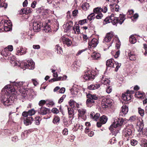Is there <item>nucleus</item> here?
<instances>
[{"label": "nucleus", "mask_w": 147, "mask_h": 147, "mask_svg": "<svg viewBox=\"0 0 147 147\" xmlns=\"http://www.w3.org/2000/svg\"><path fill=\"white\" fill-rule=\"evenodd\" d=\"M83 20L79 21L78 24L75 25L73 27V30L74 31L75 34H79L80 33V30L79 29V24L82 25V24Z\"/></svg>", "instance_id": "obj_15"}, {"label": "nucleus", "mask_w": 147, "mask_h": 147, "mask_svg": "<svg viewBox=\"0 0 147 147\" xmlns=\"http://www.w3.org/2000/svg\"><path fill=\"white\" fill-rule=\"evenodd\" d=\"M35 124L36 125H39L40 124V122L41 120V118L39 116H37L35 117Z\"/></svg>", "instance_id": "obj_40"}, {"label": "nucleus", "mask_w": 147, "mask_h": 147, "mask_svg": "<svg viewBox=\"0 0 147 147\" xmlns=\"http://www.w3.org/2000/svg\"><path fill=\"white\" fill-rule=\"evenodd\" d=\"M46 103V101L45 100H41L38 103V105L41 106L44 105Z\"/></svg>", "instance_id": "obj_58"}, {"label": "nucleus", "mask_w": 147, "mask_h": 147, "mask_svg": "<svg viewBox=\"0 0 147 147\" xmlns=\"http://www.w3.org/2000/svg\"><path fill=\"white\" fill-rule=\"evenodd\" d=\"M129 41L132 43L134 44L136 42V40L134 36H132L129 38Z\"/></svg>", "instance_id": "obj_45"}, {"label": "nucleus", "mask_w": 147, "mask_h": 147, "mask_svg": "<svg viewBox=\"0 0 147 147\" xmlns=\"http://www.w3.org/2000/svg\"><path fill=\"white\" fill-rule=\"evenodd\" d=\"M118 0H113L112 4L110 5L111 9L112 11H113L114 9L116 11H118L119 9V6L117 4V3Z\"/></svg>", "instance_id": "obj_12"}, {"label": "nucleus", "mask_w": 147, "mask_h": 147, "mask_svg": "<svg viewBox=\"0 0 147 147\" xmlns=\"http://www.w3.org/2000/svg\"><path fill=\"white\" fill-rule=\"evenodd\" d=\"M107 119L108 118L107 117L103 115L100 117V120L102 123L104 124L106 123Z\"/></svg>", "instance_id": "obj_34"}, {"label": "nucleus", "mask_w": 147, "mask_h": 147, "mask_svg": "<svg viewBox=\"0 0 147 147\" xmlns=\"http://www.w3.org/2000/svg\"><path fill=\"white\" fill-rule=\"evenodd\" d=\"M7 48L5 49L4 50L2 53V55L7 57L9 55V53L8 50H7Z\"/></svg>", "instance_id": "obj_42"}, {"label": "nucleus", "mask_w": 147, "mask_h": 147, "mask_svg": "<svg viewBox=\"0 0 147 147\" xmlns=\"http://www.w3.org/2000/svg\"><path fill=\"white\" fill-rule=\"evenodd\" d=\"M121 108V111L120 112L119 114L120 116H123V115H126L128 111V107L126 105H123L122 107Z\"/></svg>", "instance_id": "obj_17"}, {"label": "nucleus", "mask_w": 147, "mask_h": 147, "mask_svg": "<svg viewBox=\"0 0 147 147\" xmlns=\"http://www.w3.org/2000/svg\"><path fill=\"white\" fill-rule=\"evenodd\" d=\"M135 96L138 98H141L143 96V94L142 93H141L140 92H137L135 94Z\"/></svg>", "instance_id": "obj_52"}, {"label": "nucleus", "mask_w": 147, "mask_h": 147, "mask_svg": "<svg viewBox=\"0 0 147 147\" xmlns=\"http://www.w3.org/2000/svg\"><path fill=\"white\" fill-rule=\"evenodd\" d=\"M27 63L25 62H22L20 63L19 65L20 67L24 69L28 68L30 69H33L34 67V63L32 60H28L27 61Z\"/></svg>", "instance_id": "obj_3"}, {"label": "nucleus", "mask_w": 147, "mask_h": 147, "mask_svg": "<svg viewBox=\"0 0 147 147\" xmlns=\"http://www.w3.org/2000/svg\"><path fill=\"white\" fill-rule=\"evenodd\" d=\"M130 143L131 145L135 146L137 144V141L135 140H131Z\"/></svg>", "instance_id": "obj_59"}, {"label": "nucleus", "mask_w": 147, "mask_h": 147, "mask_svg": "<svg viewBox=\"0 0 147 147\" xmlns=\"http://www.w3.org/2000/svg\"><path fill=\"white\" fill-rule=\"evenodd\" d=\"M94 75L92 74L91 71L88 70L87 72L84 71L83 78L86 80H91L94 78Z\"/></svg>", "instance_id": "obj_11"}, {"label": "nucleus", "mask_w": 147, "mask_h": 147, "mask_svg": "<svg viewBox=\"0 0 147 147\" xmlns=\"http://www.w3.org/2000/svg\"><path fill=\"white\" fill-rule=\"evenodd\" d=\"M101 11L105 13L107 11V6H103L102 8H101Z\"/></svg>", "instance_id": "obj_62"}, {"label": "nucleus", "mask_w": 147, "mask_h": 147, "mask_svg": "<svg viewBox=\"0 0 147 147\" xmlns=\"http://www.w3.org/2000/svg\"><path fill=\"white\" fill-rule=\"evenodd\" d=\"M101 82L103 84L107 85L109 84L110 81L108 79L105 78V77H102L101 80Z\"/></svg>", "instance_id": "obj_31"}, {"label": "nucleus", "mask_w": 147, "mask_h": 147, "mask_svg": "<svg viewBox=\"0 0 147 147\" xmlns=\"http://www.w3.org/2000/svg\"><path fill=\"white\" fill-rule=\"evenodd\" d=\"M111 22L113 25H116L119 23V18L117 17H115L113 14H112L110 16Z\"/></svg>", "instance_id": "obj_20"}, {"label": "nucleus", "mask_w": 147, "mask_h": 147, "mask_svg": "<svg viewBox=\"0 0 147 147\" xmlns=\"http://www.w3.org/2000/svg\"><path fill=\"white\" fill-rule=\"evenodd\" d=\"M87 96L88 99H92L94 100L98 99V97L96 95L88 94L87 95Z\"/></svg>", "instance_id": "obj_36"}, {"label": "nucleus", "mask_w": 147, "mask_h": 147, "mask_svg": "<svg viewBox=\"0 0 147 147\" xmlns=\"http://www.w3.org/2000/svg\"><path fill=\"white\" fill-rule=\"evenodd\" d=\"M73 22L71 21H67L65 24L63 25L64 31L66 32L69 31L71 28L73 26Z\"/></svg>", "instance_id": "obj_13"}, {"label": "nucleus", "mask_w": 147, "mask_h": 147, "mask_svg": "<svg viewBox=\"0 0 147 147\" xmlns=\"http://www.w3.org/2000/svg\"><path fill=\"white\" fill-rule=\"evenodd\" d=\"M78 117L79 119H82V116H83V111L82 110H81L80 109L78 110Z\"/></svg>", "instance_id": "obj_49"}, {"label": "nucleus", "mask_w": 147, "mask_h": 147, "mask_svg": "<svg viewBox=\"0 0 147 147\" xmlns=\"http://www.w3.org/2000/svg\"><path fill=\"white\" fill-rule=\"evenodd\" d=\"M26 14H28L31 13L32 11V9L29 8H25Z\"/></svg>", "instance_id": "obj_57"}, {"label": "nucleus", "mask_w": 147, "mask_h": 147, "mask_svg": "<svg viewBox=\"0 0 147 147\" xmlns=\"http://www.w3.org/2000/svg\"><path fill=\"white\" fill-rule=\"evenodd\" d=\"M95 15L94 13H92L89 15L88 17V18L90 20H91L94 18V16Z\"/></svg>", "instance_id": "obj_56"}, {"label": "nucleus", "mask_w": 147, "mask_h": 147, "mask_svg": "<svg viewBox=\"0 0 147 147\" xmlns=\"http://www.w3.org/2000/svg\"><path fill=\"white\" fill-rule=\"evenodd\" d=\"M52 112L55 114H57L59 112V110L56 108H53L51 110Z\"/></svg>", "instance_id": "obj_60"}, {"label": "nucleus", "mask_w": 147, "mask_h": 147, "mask_svg": "<svg viewBox=\"0 0 147 147\" xmlns=\"http://www.w3.org/2000/svg\"><path fill=\"white\" fill-rule=\"evenodd\" d=\"M100 85L99 84H92L88 86V88L90 90H95L99 88Z\"/></svg>", "instance_id": "obj_25"}, {"label": "nucleus", "mask_w": 147, "mask_h": 147, "mask_svg": "<svg viewBox=\"0 0 147 147\" xmlns=\"http://www.w3.org/2000/svg\"><path fill=\"white\" fill-rule=\"evenodd\" d=\"M89 4L87 3H85L84 5H83V10H86L89 9Z\"/></svg>", "instance_id": "obj_54"}, {"label": "nucleus", "mask_w": 147, "mask_h": 147, "mask_svg": "<svg viewBox=\"0 0 147 147\" xmlns=\"http://www.w3.org/2000/svg\"><path fill=\"white\" fill-rule=\"evenodd\" d=\"M69 105L71 107V108H74L75 106L74 104L75 103V102L73 100L71 99L70 100L69 102Z\"/></svg>", "instance_id": "obj_50"}, {"label": "nucleus", "mask_w": 147, "mask_h": 147, "mask_svg": "<svg viewBox=\"0 0 147 147\" xmlns=\"http://www.w3.org/2000/svg\"><path fill=\"white\" fill-rule=\"evenodd\" d=\"M33 120V118L31 117H27L26 119L24 120V123L26 125H28L31 124L32 121Z\"/></svg>", "instance_id": "obj_24"}, {"label": "nucleus", "mask_w": 147, "mask_h": 147, "mask_svg": "<svg viewBox=\"0 0 147 147\" xmlns=\"http://www.w3.org/2000/svg\"><path fill=\"white\" fill-rule=\"evenodd\" d=\"M86 102L87 106L89 107H91L93 105L94 100L92 99L88 98Z\"/></svg>", "instance_id": "obj_29"}, {"label": "nucleus", "mask_w": 147, "mask_h": 147, "mask_svg": "<svg viewBox=\"0 0 147 147\" xmlns=\"http://www.w3.org/2000/svg\"><path fill=\"white\" fill-rule=\"evenodd\" d=\"M113 37V33L112 32H110L107 33L103 40V42H109L111 40Z\"/></svg>", "instance_id": "obj_21"}, {"label": "nucleus", "mask_w": 147, "mask_h": 147, "mask_svg": "<svg viewBox=\"0 0 147 147\" xmlns=\"http://www.w3.org/2000/svg\"><path fill=\"white\" fill-rule=\"evenodd\" d=\"M112 88L110 86H107L106 88V92L108 94L110 93L112 91Z\"/></svg>", "instance_id": "obj_55"}, {"label": "nucleus", "mask_w": 147, "mask_h": 147, "mask_svg": "<svg viewBox=\"0 0 147 147\" xmlns=\"http://www.w3.org/2000/svg\"><path fill=\"white\" fill-rule=\"evenodd\" d=\"M60 120V118L59 117L55 116L53 119V122L55 124H57V123H59Z\"/></svg>", "instance_id": "obj_43"}, {"label": "nucleus", "mask_w": 147, "mask_h": 147, "mask_svg": "<svg viewBox=\"0 0 147 147\" xmlns=\"http://www.w3.org/2000/svg\"><path fill=\"white\" fill-rule=\"evenodd\" d=\"M128 121L131 122L137 123H138V122H140L139 118L135 115L131 116L128 119Z\"/></svg>", "instance_id": "obj_18"}, {"label": "nucleus", "mask_w": 147, "mask_h": 147, "mask_svg": "<svg viewBox=\"0 0 147 147\" xmlns=\"http://www.w3.org/2000/svg\"><path fill=\"white\" fill-rule=\"evenodd\" d=\"M113 100L110 98H103L102 101L101 106L103 109H106L110 107Z\"/></svg>", "instance_id": "obj_6"}, {"label": "nucleus", "mask_w": 147, "mask_h": 147, "mask_svg": "<svg viewBox=\"0 0 147 147\" xmlns=\"http://www.w3.org/2000/svg\"><path fill=\"white\" fill-rule=\"evenodd\" d=\"M128 55L129 56V58L130 60L133 61H135L136 59V56L135 54L133 53H132L131 52L128 53Z\"/></svg>", "instance_id": "obj_37"}, {"label": "nucleus", "mask_w": 147, "mask_h": 147, "mask_svg": "<svg viewBox=\"0 0 147 147\" xmlns=\"http://www.w3.org/2000/svg\"><path fill=\"white\" fill-rule=\"evenodd\" d=\"M134 93L133 91L127 90V92L122 94V98L125 101H128L132 98L131 94Z\"/></svg>", "instance_id": "obj_9"}, {"label": "nucleus", "mask_w": 147, "mask_h": 147, "mask_svg": "<svg viewBox=\"0 0 147 147\" xmlns=\"http://www.w3.org/2000/svg\"><path fill=\"white\" fill-rule=\"evenodd\" d=\"M113 62L114 60L113 59H109L106 62V65L109 67H114L115 65Z\"/></svg>", "instance_id": "obj_26"}, {"label": "nucleus", "mask_w": 147, "mask_h": 147, "mask_svg": "<svg viewBox=\"0 0 147 147\" xmlns=\"http://www.w3.org/2000/svg\"><path fill=\"white\" fill-rule=\"evenodd\" d=\"M18 50H17V53L20 54V55L24 54L26 53V49L25 48H21L20 49H18Z\"/></svg>", "instance_id": "obj_30"}, {"label": "nucleus", "mask_w": 147, "mask_h": 147, "mask_svg": "<svg viewBox=\"0 0 147 147\" xmlns=\"http://www.w3.org/2000/svg\"><path fill=\"white\" fill-rule=\"evenodd\" d=\"M8 59L10 60V62L11 64H13L14 66L17 65V63L16 62L15 57L13 56H10L8 57Z\"/></svg>", "instance_id": "obj_27"}, {"label": "nucleus", "mask_w": 147, "mask_h": 147, "mask_svg": "<svg viewBox=\"0 0 147 147\" xmlns=\"http://www.w3.org/2000/svg\"><path fill=\"white\" fill-rule=\"evenodd\" d=\"M141 145L143 147H147V140H142L141 141Z\"/></svg>", "instance_id": "obj_44"}, {"label": "nucleus", "mask_w": 147, "mask_h": 147, "mask_svg": "<svg viewBox=\"0 0 147 147\" xmlns=\"http://www.w3.org/2000/svg\"><path fill=\"white\" fill-rule=\"evenodd\" d=\"M42 25V22L34 21L33 22V29L35 32H38L40 31V28Z\"/></svg>", "instance_id": "obj_10"}, {"label": "nucleus", "mask_w": 147, "mask_h": 147, "mask_svg": "<svg viewBox=\"0 0 147 147\" xmlns=\"http://www.w3.org/2000/svg\"><path fill=\"white\" fill-rule=\"evenodd\" d=\"M28 112L29 116H31L34 115L36 113V111L34 109H32L29 110Z\"/></svg>", "instance_id": "obj_41"}, {"label": "nucleus", "mask_w": 147, "mask_h": 147, "mask_svg": "<svg viewBox=\"0 0 147 147\" xmlns=\"http://www.w3.org/2000/svg\"><path fill=\"white\" fill-rule=\"evenodd\" d=\"M49 111L48 109L45 107H41L40 110L39 111L38 113L41 115H43L47 114Z\"/></svg>", "instance_id": "obj_22"}, {"label": "nucleus", "mask_w": 147, "mask_h": 147, "mask_svg": "<svg viewBox=\"0 0 147 147\" xmlns=\"http://www.w3.org/2000/svg\"><path fill=\"white\" fill-rule=\"evenodd\" d=\"M61 40L64 44H65L68 47L71 46V45L72 42L71 40L64 36L61 37Z\"/></svg>", "instance_id": "obj_14"}, {"label": "nucleus", "mask_w": 147, "mask_h": 147, "mask_svg": "<svg viewBox=\"0 0 147 147\" xmlns=\"http://www.w3.org/2000/svg\"><path fill=\"white\" fill-rule=\"evenodd\" d=\"M138 16L139 15L137 13H135L132 17L131 18L133 22L136 21L138 17Z\"/></svg>", "instance_id": "obj_48"}, {"label": "nucleus", "mask_w": 147, "mask_h": 147, "mask_svg": "<svg viewBox=\"0 0 147 147\" xmlns=\"http://www.w3.org/2000/svg\"><path fill=\"white\" fill-rule=\"evenodd\" d=\"M12 24L9 20H5L3 25L2 23H0V29L1 30L6 32L10 31L11 29Z\"/></svg>", "instance_id": "obj_4"}, {"label": "nucleus", "mask_w": 147, "mask_h": 147, "mask_svg": "<svg viewBox=\"0 0 147 147\" xmlns=\"http://www.w3.org/2000/svg\"><path fill=\"white\" fill-rule=\"evenodd\" d=\"M19 92L20 93L19 94L22 98L26 97L29 99H31L32 98L33 94H34L33 90L31 89L27 90H24L23 91L19 90Z\"/></svg>", "instance_id": "obj_2"}, {"label": "nucleus", "mask_w": 147, "mask_h": 147, "mask_svg": "<svg viewBox=\"0 0 147 147\" xmlns=\"http://www.w3.org/2000/svg\"><path fill=\"white\" fill-rule=\"evenodd\" d=\"M98 43V40L95 38H93L91 42L88 43V47H95L96 46Z\"/></svg>", "instance_id": "obj_16"}, {"label": "nucleus", "mask_w": 147, "mask_h": 147, "mask_svg": "<svg viewBox=\"0 0 147 147\" xmlns=\"http://www.w3.org/2000/svg\"><path fill=\"white\" fill-rule=\"evenodd\" d=\"M111 18L110 16L109 18H106L104 20L103 22V24H107L110 23L111 22Z\"/></svg>", "instance_id": "obj_47"}, {"label": "nucleus", "mask_w": 147, "mask_h": 147, "mask_svg": "<svg viewBox=\"0 0 147 147\" xmlns=\"http://www.w3.org/2000/svg\"><path fill=\"white\" fill-rule=\"evenodd\" d=\"M66 95H63V96L59 99L58 103H61L63 101L64 99L65 98Z\"/></svg>", "instance_id": "obj_61"}, {"label": "nucleus", "mask_w": 147, "mask_h": 147, "mask_svg": "<svg viewBox=\"0 0 147 147\" xmlns=\"http://www.w3.org/2000/svg\"><path fill=\"white\" fill-rule=\"evenodd\" d=\"M124 121V120L122 118L119 117L117 118V119H116V120H114V122H113L110 128L114 127L116 128L119 126H121Z\"/></svg>", "instance_id": "obj_8"}, {"label": "nucleus", "mask_w": 147, "mask_h": 147, "mask_svg": "<svg viewBox=\"0 0 147 147\" xmlns=\"http://www.w3.org/2000/svg\"><path fill=\"white\" fill-rule=\"evenodd\" d=\"M43 29L46 33L49 32L51 31V29L49 25L47 24H45L44 27H43Z\"/></svg>", "instance_id": "obj_35"}, {"label": "nucleus", "mask_w": 147, "mask_h": 147, "mask_svg": "<svg viewBox=\"0 0 147 147\" xmlns=\"http://www.w3.org/2000/svg\"><path fill=\"white\" fill-rule=\"evenodd\" d=\"M37 13H41L44 18H46L49 16V10L48 9H43L42 7H40L37 9Z\"/></svg>", "instance_id": "obj_7"}, {"label": "nucleus", "mask_w": 147, "mask_h": 147, "mask_svg": "<svg viewBox=\"0 0 147 147\" xmlns=\"http://www.w3.org/2000/svg\"><path fill=\"white\" fill-rule=\"evenodd\" d=\"M132 133V130L129 126L124 129L122 131L123 136L127 138V140H128L129 139V138H131Z\"/></svg>", "instance_id": "obj_5"}, {"label": "nucleus", "mask_w": 147, "mask_h": 147, "mask_svg": "<svg viewBox=\"0 0 147 147\" xmlns=\"http://www.w3.org/2000/svg\"><path fill=\"white\" fill-rule=\"evenodd\" d=\"M62 77L60 76L59 77L57 78H53L51 80H50V81L51 82H55L56 81H61L62 80Z\"/></svg>", "instance_id": "obj_53"}, {"label": "nucleus", "mask_w": 147, "mask_h": 147, "mask_svg": "<svg viewBox=\"0 0 147 147\" xmlns=\"http://www.w3.org/2000/svg\"><path fill=\"white\" fill-rule=\"evenodd\" d=\"M101 7H98L94 9V12L96 13H100L101 12Z\"/></svg>", "instance_id": "obj_39"}, {"label": "nucleus", "mask_w": 147, "mask_h": 147, "mask_svg": "<svg viewBox=\"0 0 147 147\" xmlns=\"http://www.w3.org/2000/svg\"><path fill=\"white\" fill-rule=\"evenodd\" d=\"M24 82H13V87H10V86L7 85L5 86L4 88L5 90V93L10 92L8 93V94H5L4 97L2 98L1 100V102L5 106H9L13 102V100L11 98L12 97L10 95V93L12 92H14L16 91L17 89H18L19 91V90H21L20 89H18L23 85Z\"/></svg>", "instance_id": "obj_1"}, {"label": "nucleus", "mask_w": 147, "mask_h": 147, "mask_svg": "<svg viewBox=\"0 0 147 147\" xmlns=\"http://www.w3.org/2000/svg\"><path fill=\"white\" fill-rule=\"evenodd\" d=\"M71 94L73 95H75L78 93V90L75 87H73L70 90Z\"/></svg>", "instance_id": "obj_38"}, {"label": "nucleus", "mask_w": 147, "mask_h": 147, "mask_svg": "<svg viewBox=\"0 0 147 147\" xmlns=\"http://www.w3.org/2000/svg\"><path fill=\"white\" fill-rule=\"evenodd\" d=\"M138 113L141 116H143L144 115V110L140 108L138 109Z\"/></svg>", "instance_id": "obj_51"}, {"label": "nucleus", "mask_w": 147, "mask_h": 147, "mask_svg": "<svg viewBox=\"0 0 147 147\" xmlns=\"http://www.w3.org/2000/svg\"><path fill=\"white\" fill-rule=\"evenodd\" d=\"M91 56L93 59L96 60L100 58V54L99 53L94 52L92 53Z\"/></svg>", "instance_id": "obj_28"}, {"label": "nucleus", "mask_w": 147, "mask_h": 147, "mask_svg": "<svg viewBox=\"0 0 147 147\" xmlns=\"http://www.w3.org/2000/svg\"><path fill=\"white\" fill-rule=\"evenodd\" d=\"M78 11L77 10H75L72 12V16L74 17L76 16L78 13Z\"/></svg>", "instance_id": "obj_64"}, {"label": "nucleus", "mask_w": 147, "mask_h": 147, "mask_svg": "<svg viewBox=\"0 0 147 147\" xmlns=\"http://www.w3.org/2000/svg\"><path fill=\"white\" fill-rule=\"evenodd\" d=\"M115 65L116 66V68H115V71H117L120 67L121 64L120 63H119L117 62H115Z\"/></svg>", "instance_id": "obj_46"}, {"label": "nucleus", "mask_w": 147, "mask_h": 147, "mask_svg": "<svg viewBox=\"0 0 147 147\" xmlns=\"http://www.w3.org/2000/svg\"><path fill=\"white\" fill-rule=\"evenodd\" d=\"M119 18V23L121 24L125 19V16L123 14H120Z\"/></svg>", "instance_id": "obj_33"}, {"label": "nucleus", "mask_w": 147, "mask_h": 147, "mask_svg": "<svg viewBox=\"0 0 147 147\" xmlns=\"http://www.w3.org/2000/svg\"><path fill=\"white\" fill-rule=\"evenodd\" d=\"M68 113L69 117L71 118V120H72L74 118V110L73 108H68Z\"/></svg>", "instance_id": "obj_23"}, {"label": "nucleus", "mask_w": 147, "mask_h": 147, "mask_svg": "<svg viewBox=\"0 0 147 147\" xmlns=\"http://www.w3.org/2000/svg\"><path fill=\"white\" fill-rule=\"evenodd\" d=\"M103 15L101 13H99L96 16V18L97 19H100L103 17Z\"/></svg>", "instance_id": "obj_63"}, {"label": "nucleus", "mask_w": 147, "mask_h": 147, "mask_svg": "<svg viewBox=\"0 0 147 147\" xmlns=\"http://www.w3.org/2000/svg\"><path fill=\"white\" fill-rule=\"evenodd\" d=\"M55 51H57V53L58 54H60L63 51L62 48L58 45H55Z\"/></svg>", "instance_id": "obj_32"}, {"label": "nucleus", "mask_w": 147, "mask_h": 147, "mask_svg": "<svg viewBox=\"0 0 147 147\" xmlns=\"http://www.w3.org/2000/svg\"><path fill=\"white\" fill-rule=\"evenodd\" d=\"M90 117L94 121H97L99 118L100 114L98 113H96L95 114L94 112H92L90 115Z\"/></svg>", "instance_id": "obj_19"}]
</instances>
